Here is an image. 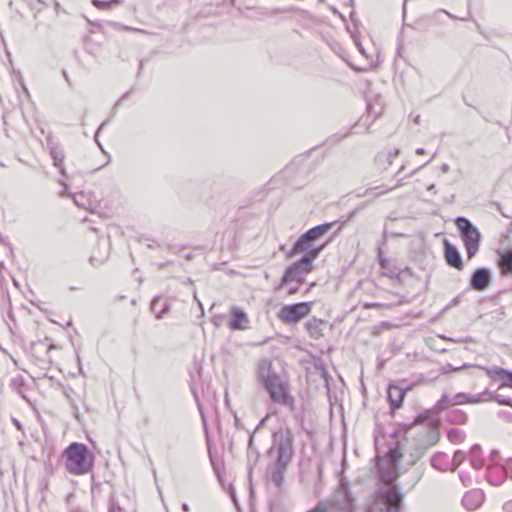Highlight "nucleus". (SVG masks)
<instances>
[{
    "mask_svg": "<svg viewBox=\"0 0 512 512\" xmlns=\"http://www.w3.org/2000/svg\"><path fill=\"white\" fill-rule=\"evenodd\" d=\"M293 434L287 427L279 428L273 433V444L269 449V456L275 459L271 470V481L277 488H281L284 475L293 455Z\"/></svg>",
    "mask_w": 512,
    "mask_h": 512,
    "instance_id": "nucleus-1",
    "label": "nucleus"
},
{
    "mask_svg": "<svg viewBox=\"0 0 512 512\" xmlns=\"http://www.w3.org/2000/svg\"><path fill=\"white\" fill-rule=\"evenodd\" d=\"M64 456L65 468L73 475H84L93 469L94 455L85 444L77 442L70 444L64 450Z\"/></svg>",
    "mask_w": 512,
    "mask_h": 512,
    "instance_id": "nucleus-2",
    "label": "nucleus"
},
{
    "mask_svg": "<svg viewBox=\"0 0 512 512\" xmlns=\"http://www.w3.org/2000/svg\"><path fill=\"white\" fill-rule=\"evenodd\" d=\"M455 224L461 231V237L464 241L468 258L474 257L478 252L480 244L481 234L479 230L464 217H458Z\"/></svg>",
    "mask_w": 512,
    "mask_h": 512,
    "instance_id": "nucleus-3",
    "label": "nucleus"
},
{
    "mask_svg": "<svg viewBox=\"0 0 512 512\" xmlns=\"http://www.w3.org/2000/svg\"><path fill=\"white\" fill-rule=\"evenodd\" d=\"M310 312V304L307 302L286 305L281 308L279 318L284 323H296Z\"/></svg>",
    "mask_w": 512,
    "mask_h": 512,
    "instance_id": "nucleus-4",
    "label": "nucleus"
},
{
    "mask_svg": "<svg viewBox=\"0 0 512 512\" xmlns=\"http://www.w3.org/2000/svg\"><path fill=\"white\" fill-rule=\"evenodd\" d=\"M264 387L274 402L284 405H289L292 403V399L288 394L287 386L283 383L279 376L277 378H273V380H270L267 384L264 385Z\"/></svg>",
    "mask_w": 512,
    "mask_h": 512,
    "instance_id": "nucleus-5",
    "label": "nucleus"
},
{
    "mask_svg": "<svg viewBox=\"0 0 512 512\" xmlns=\"http://www.w3.org/2000/svg\"><path fill=\"white\" fill-rule=\"evenodd\" d=\"M477 367L484 370L492 381H500L499 388H512V371H508L498 366L485 367L478 365Z\"/></svg>",
    "mask_w": 512,
    "mask_h": 512,
    "instance_id": "nucleus-6",
    "label": "nucleus"
},
{
    "mask_svg": "<svg viewBox=\"0 0 512 512\" xmlns=\"http://www.w3.org/2000/svg\"><path fill=\"white\" fill-rule=\"evenodd\" d=\"M323 249V246L315 248L309 252V254L304 255L299 261L292 264L293 267H296V271L303 277L305 274L311 271L312 262L316 259Z\"/></svg>",
    "mask_w": 512,
    "mask_h": 512,
    "instance_id": "nucleus-7",
    "label": "nucleus"
},
{
    "mask_svg": "<svg viewBox=\"0 0 512 512\" xmlns=\"http://www.w3.org/2000/svg\"><path fill=\"white\" fill-rule=\"evenodd\" d=\"M490 282L489 271L485 268L477 269L471 278V287L477 291L486 289Z\"/></svg>",
    "mask_w": 512,
    "mask_h": 512,
    "instance_id": "nucleus-8",
    "label": "nucleus"
},
{
    "mask_svg": "<svg viewBox=\"0 0 512 512\" xmlns=\"http://www.w3.org/2000/svg\"><path fill=\"white\" fill-rule=\"evenodd\" d=\"M249 320L246 313L234 307L231 311V320L229 322V327L232 330H245L248 328Z\"/></svg>",
    "mask_w": 512,
    "mask_h": 512,
    "instance_id": "nucleus-9",
    "label": "nucleus"
},
{
    "mask_svg": "<svg viewBox=\"0 0 512 512\" xmlns=\"http://www.w3.org/2000/svg\"><path fill=\"white\" fill-rule=\"evenodd\" d=\"M445 258L447 263L458 270H462L463 262L460 253L457 248L445 241Z\"/></svg>",
    "mask_w": 512,
    "mask_h": 512,
    "instance_id": "nucleus-10",
    "label": "nucleus"
},
{
    "mask_svg": "<svg viewBox=\"0 0 512 512\" xmlns=\"http://www.w3.org/2000/svg\"><path fill=\"white\" fill-rule=\"evenodd\" d=\"M484 501V494L480 490L466 493L462 499L463 505L470 511L477 509Z\"/></svg>",
    "mask_w": 512,
    "mask_h": 512,
    "instance_id": "nucleus-11",
    "label": "nucleus"
},
{
    "mask_svg": "<svg viewBox=\"0 0 512 512\" xmlns=\"http://www.w3.org/2000/svg\"><path fill=\"white\" fill-rule=\"evenodd\" d=\"M383 498L389 509L397 510L402 503L403 495L395 486H391L383 493Z\"/></svg>",
    "mask_w": 512,
    "mask_h": 512,
    "instance_id": "nucleus-12",
    "label": "nucleus"
},
{
    "mask_svg": "<svg viewBox=\"0 0 512 512\" xmlns=\"http://www.w3.org/2000/svg\"><path fill=\"white\" fill-rule=\"evenodd\" d=\"M399 149H391L388 151L379 152L375 157V163L379 169H387L399 155Z\"/></svg>",
    "mask_w": 512,
    "mask_h": 512,
    "instance_id": "nucleus-13",
    "label": "nucleus"
},
{
    "mask_svg": "<svg viewBox=\"0 0 512 512\" xmlns=\"http://www.w3.org/2000/svg\"><path fill=\"white\" fill-rule=\"evenodd\" d=\"M487 479L489 483H491L494 486L501 485L506 479L504 467L499 464L489 465Z\"/></svg>",
    "mask_w": 512,
    "mask_h": 512,
    "instance_id": "nucleus-14",
    "label": "nucleus"
},
{
    "mask_svg": "<svg viewBox=\"0 0 512 512\" xmlns=\"http://www.w3.org/2000/svg\"><path fill=\"white\" fill-rule=\"evenodd\" d=\"M258 379L261 384L264 386L273 378H277L278 375L272 371L271 362L268 360L261 361L258 365L257 370Z\"/></svg>",
    "mask_w": 512,
    "mask_h": 512,
    "instance_id": "nucleus-15",
    "label": "nucleus"
},
{
    "mask_svg": "<svg viewBox=\"0 0 512 512\" xmlns=\"http://www.w3.org/2000/svg\"><path fill=\"white\" fill-rule=\"evenodd\" d=\"M387 393H388V399H389L391 408L392 409L400 408L402 405L404 396H405V390H403L402 388H400L396 385L390 384L388 386Z\"/></svg>",
    "mask_w": 512,
    "mask_h": 512,
    "instance_id": "nucleus-16",
    "label": "nucleus"
},
{
    "mask_svg": "<svg viewBox=\"0 0 512 512\" xmlns=\"http://www.w3.org/2000/svg\"><path fill=\"white\" fill-rule=\"evenodd\" d=\"M310 240L306 238V236L303 234L300 236V238L296 241L293 248L287 253L288 257H294L299 253L305 252L306 254H309L311 250L314 248H311Z\"/></svg>",
    "mask_w": 512,
    "mask_h": 512,
    "instance_id": "nucleus-17",
    "label": "nucleus"
},
{
    "mask_svg": "<svg viewBox=\"0 0 512 512\" xmlns=\"http://www.w3.org/2000/svg\"><path fill=\"white\" fill-rule=\"evenodd\" d=\"M332 227V223L321 224L316 227L309 229L304 235L310 241L319 239L329 232Z\"/></svg>",
    "mask_w": 512,
    "mask_h": 512,
    "instance_id": "nucleus-18",
    "label": "nucleus"
},
{
    "mask_svg": "<svg viewBox=\"0 0 512 512\" xmlns=\"http://www.w3.org/2000/svg\"><path fill=\"white\" fill-rule=\"evenodd\" d=\"M380 474L382 477V480L390 485L392 482L398 477V467L397 465H393L392 463H389L387 468L380 467Z\"/></svg>",
    "mask_w": 512,
    "mask_h": 512,
    "instance_id": "nucleus-19",
    "label": "nucleus"
},
{
    "mask_svg": "<svg viewBox=\"0 0 512 512\" xmlns=\"http://www.w3.org/2000/svg\"><path fill=\"white\" fill-rule=\"evenodd\" d=\"M470 397H471V399H470L471 404L487 402V401H495L499 404V400L502 399L499 395L494 394L493 392H491L489 390H485L482 393H479L477 395H470Z\"/></svg>",
    "mask_w": 512,
    "mask_h": 512,
    "instance_id": "nucleus-20",
    "label": "nucleus"
},
{
    "mask_svg": "<svg viewBox=\"0 0 512 512\" xmlns=\"http://www.w3.org/2000/svg\"><path fill=\"white\" fill-rule=\"evenodd\" d=\"M73 199L78 207L83 208L85 210L92 211L97 206L95 202L90 201L87 194L85 193L76 194L73 196Z\"/></svg>",
    "mask_w": 512,
    "mask_h": 512,
    "instance_id": "nucleus-21",
    "label": "nucleus"
},
{
    "mask_svg": "<svg viewBox=\"0 0 512 512\" xmlns=\"http://www.w3.org/2000/svg\"><path fill=\"white\" fill-rule=\"evenodd\" d=\"M378 256H379V264H380V267L381 269L383 270V275L384 276H387L391 279L395 278L398 276V273L391 269L390 266H389V262L387 259H385L383 256H382V249L379 248L378 249Z\"/></svg>",
    "mask_w": 512,
    "mask_h": 512,
    "instance_id": "nucleus-22",
    "label": "nucleus"
},
{
    "mask_svg": "<svg viewBox=\"0 0 512 512\" xmlns=\"http://www.w3.org/2000/svg\"><path fill=\"white\" fill-rule=\"evenodd\" d=\"M301 280H302V277L296 271V267H293L291 265L285 271V274H284V276L282 278V281H281V284H280L279 288L284 286V285H286V284H288L289 282H292V281L300 282Z\"/></svg>",
    "mask_w": 512,
    "mask_h": 512,
    "instance_id": "nucleus-23",
    "label": "nucleus"
},
{
    "mask_svg": "<svg viewBox=\"0 0 512 512\" xmlns=\"http://www.w3.org/2000/svg\"><path fill=\"white\" fill-rule=\"evenodd\" d=\"M161 304V299L159 297H155L151 303V310L156 315L157 318H162L164 314L169 310V305L167 303Z\"/></svg>",
    "mask_w": 512,
    "mask_h": 512,
    "instance_id": "nucleus-24",
    "label": "nucleus"
},
{
    "mask_svg": "<svg viewBox=\"0 0 512 512\" xmlns=\"http://www.w3.org/2000/svg\"><path fill=\"white\" fill-rule=\"evenodd\" d=\"M50 154H51V157L53 158L54 165L60 169V172L62 175H65L66 174L65 169L62 165L63 160H64V152L57 147H53V148H51Z\"/></svg>",
    "mask_w": 512,
    "mask_h": 512,
    "instance_id": "nucleus-25",
    "label": "nucleus"
},
{
    "mask_svg": "<svg viewBox=\"0 0 512 512\" xmlns=\"http://www.w3.org/2000/svg\"><path fill=\"white\" fill-rule=\"evenodd\" d=\"M480 451V447L479 445H474L471 450H470V454H471V464L472 466L479 470L481 468H483L484 466V460L483 458H481L478 453Z\"/></svg>",
    "mask_w": 512,
    "mask_h": 512,
    "instance_id": "nucleus-26",
    "label": "nucleus"
},
{
    "mask_svg": "<svg viewBox=\"0 0 512 512\" xmlns=\"http://www.w3.org/2000/svg\"><path fill=\"white\" fill-rule=\"evenodd\" d=\"M122 0H110V1H101V0H93L92 4L98 9H110L113 5L122 4Z\"/></svg>",
    "mask_w": 512,
    "mask_h": 512,
    "instance_id": "nucleus-27",
    "label": "nucleus"
},
{
    "mask_svg": "<svg viewBox=\"0 0 512 512\" xmlns=\"http://www.w3.org/2000/svg\"><path fill=\"white\" fill-rule=\"evenodd\" d=\"M500 264L505 271L512 273V250L501 255Z\"/></svg>",
    "mask_w": 512,
    "mask_h": 512,
    "instance_id": "nucleus-28",
    "label": "nucleus"
},
{
    "mask_svg": "<svg viewBox=\"0 0 512 512\" xmlns=\"http://www.w3.org/2000/svg\"><path fill=\"white\" fill-rule=\"evenodd\" d=\"M472 366L473 365H471V364H464L462 366L455 367V366L447 363L440 368V373L441 374H449V373L457 372V371H460V370H463L465 368L472 367Z\"/></svg>",
    "mask_w": 512,
    "mask_h": 512,
    "instance_id": "nucleus-29",
    "label": "nucleus"
},
{
    "mask_svg": "<svg viewBox=\"0 0 512 512\" xmlns=\"http://www.w3.org/2000/svg\"><path fill=\"white\" fill-rule=\"evenodd\" d=\"M451 406H454V404H453V398H450V397H449V396H447V395H443V396L441 397V399H439V400H438V402H437V404H436L435 408H436L437 410H444V409H447V408H449V407H451Z\"/></svg>",
    "mask_w": 512,
    "mask_h": 512,
    "instance_id": "nucleus-30",
    "label": "nucleus"
},
{
    "mask_svg": "<svg viewBox=\"0 0 512 512\" xmlns=\"http://www.w3.org/2000/svg\"><path fill=\"white\" fill-rule=\"evenodd\" d=\"M466 455L463 451L457 450L454 453L451 470L455 471L458 466L465 460Z\"/></svg>",
    "mask_w": 512,
    "mask_h": 512,
    "instance_id": "nucleus-31",
    "label": "nucleus"
},
{
    "mask_svg": "<svg viewBox=\"0 0 512 512\" xmlns=\"http://www.w3.org/2000/svg\"><path fill=\"white\" fill-rule=\"evenodd\" d=\"M388 457H389V463H392L393 465H396V463L402 457V452L400 450V447H396V448L390 449L389 452H388Z\"/></svg>",
    "mask_w": 512,
    "mask_h": 512,
    "instance_id": "nucleus-32",
    "label": "nucleus"
},
{
    "mask_svg": "<svg viewBox=\"0 0 512 512\" xmlns=\"http://www.w3.org/2000/svg\"><path fill=\"white\" fill-rule=\"evenodd\" d=\"M470 399H471L470 394L458 393L453 397V404L460 405V404L470 403Z\"/></svg>",
    "mask_w": 512,
    "mask_h": 512,
    "instance_id": "nucleus-33",
    "label": "nucleus"
},
{
    "mask_svg": "<svg viewBox=\"0 0 512 512\" xmlns=\"http://www.w3.org/2000/svg\"><path fill=\"white\" fill-rule=\"evenodd\" d=\"M503 467H504V469H505V477H506L507 475H510V476L512 477V459L508 460V461L506 462V465H505V466H503Z\"/></svg>",
    "mask_w": 512,
    "mask_h": 512,
    "instance_id": "nucleus-34",
    "label": "nucleus"
},
{
    "mask_svg": "<svg viewBox=\"0 0 512 512\" xmlns=\"http://www.w3.org/2000/svg\"><path fill=\"white\" fill-rule=\"evenodd\" d=\"M106 257H101V258H97L95 256H92L90 258V261L93 265H99L101 264L104 260H105Z\"/></svg>",
    "mask_w": 512,
    "mask_h": 512,
    "instance_id": "nucleus-35",
    "label": "nucleus"
},
{
    "mask_svg": "<svg viewBox=\"0 0 512 512\" xmlns=\"http://www.w3.org/2000/svg\"><path fill=\"white\" fill-rule=\"evenodd\" d=\"M499 404L512 407V400L508 398H502L501 400H499Z\"/></svg>",
    "mask_w": 512,
    "mask_h": 512,
    "instance_id": "nucleus-36",
    "label": "nucleus"
},
{
    "mask_svg": "<svg viewBox=\"0 0 512 512\" xmlns=\"http://www.w3.org/2000/svg\"><path fill=\"white\" fill-rule=\"evenodd\" d=\"M308 512H326V508L323 505L319 504L314 509Z\"/></svg>",
    "mask_w": 512,
    "mask_h": 512,
    "instance_id": "nucleus-37",
    "label": "nucleus"
},
{
    "mask_svg": "<svg viewBox=\"0 0 512 512\" xmlns=\"http://www.w3.org/2000/svg\"><path fill=\"white\" fill-rule=\"evenodd\" d=\"M503 508L506 512H512V500L505 503Z\"/></svg>",
    "mask_w": 512,
    "mask_h": 512,
    "instance_id": "nucleus-38",
    "label": "nucleus"
},
{
    "mask_svg": "<svg viewBox=\"0 0 512 512\" xmlns=\"http://www.w3.org/2000/svg\"><path fill=\"white\" fill-rule=\"evenodd\" d=\"M459 435H460V432L458 430H451L449 432V438L451 440H453L455 436H459Z\"/></svg>",
    "mask_w": 512,
    "mask_h": 512,
    "instance_id": "nucleus-39",
    "label": "nucleus"
},
{
    "mask_svg": "<svg viewBox=\"0 0 512 512\" xmlns=\"http://www.w3.org/2000/svg\"><path fill=\"white\" fill-rule=\"evenodd\" d=\"M432 464L438 470H442V471L445 470V468L440 467V463H437V458L436 457L433 459Z\"/></svg>",
    "mask_w": 512,
    "mask_h": 512,
    "instance_id": "nucleus-40",
    "label": "nucleus"
},
{
    "mask_svg": "<svg viewBox=\"0 0 512 512\" xmlns=\"http://www.w3.org/2000/svg\"><path fill=\"white\" fill-rule=\"evenodd\" d=\"M432 464L438 470H442V471L445 470V468L440 467V463H437V458L436 457L433 459Z\"/></svg>",
    "mask_w": 512,
    "mask_h": 512,
    "instance_id": "nucleus-41",
    "label": "nucleus"
},
{
    "mask_svg": "<svg viewBox=\"0 0 512 512\" xmlns=\"http://www.w3.org/2000/svg\"><path fill=\"white\" fill-rule=\"evenodd\" d=\"M450 167L448 164L444 163L441 165L440 170L442 173H447L449 171Z\"/></svg>",
    "mask_w": 512,
    "mask_h": 512,
    "instance_id": "nucleus-42",
    "label": "nucleus"
},
{
    "mask_svg": "<svg viewBox=\"0 0 512 512\" xmlns=\"http://www.w3.org/2000/svg\"><path fill=\"white\" fill-rule=\"evenodd\" d=\"M12 421L18 430L21 431L23 429L21 423L17 419L13 418Z\"/></svg>",
    "mask_w": 512,
    "mask_h": 512,
    "instance_id": "nucleus-43",
    "label": "nucleus"
},
{
    "mask_svg": "<svg viewBox=\"0 0 512 512\" xmlns=\"http://www.w3.org/2000/svg\"><path fill=\"white\" fill-rule=\"evenodd\" d=\"M109 512H120V507L112 504Z\"/></svg>",
    "mask_w": 512,
    "mask_h": 512,
    "instance_id": "nucleus-44",
    "label": "nucleus"
},
{
    "mask_svg": "<svg viewBox=\"0 0 512 512\" xmlns=\"http://www.w3.org/2000/svg\"><path fill=\"white\" fill-rule=\"evenodd\" d=\"M460 479L462 481V483L465 485V486H468L469 485V479L464 477L463 475H460Z\"/></svg>",
    "mask_w": 512,
    "mask_h": 512,
    "instance_id": "nucleus-45",
    "label": "nucleus"
},
{
    "mask_svg": "<svg viewBox=\"0 0 512 512\" xmlns=\"http://www.w3.org/2000/svg\"><path fill=\"white\" fill-rule=\"evenodd\" d=\"M367 110H368V114H369V115L374 114V112H373V107H372V105H371V104H368V106H367ZM377 115H378V113H375V116H377Z\"/></svg>",
    "mask_w": 512,
    "mask_h": 512,
    "instance_id": "nucleus-46",
    "label": "nucleus"
},
{
    "mask_svg": "<svg viewBox=\"0 0 512 512\" xmlns=\"http://www.w3.org/2000/svg\"><path fill=\"white\" fill-rule=\"evenodd\" d=\"M355 42H356V45H357V47H358L359 51L364 55V54H365V51H364V48H363V46L361 45V43H360V42H358V41H355Z\"/></svg>",
    "mask_w": 512,
    "mask_h": 512,
    "instance_id": "nucleus-47",
    "label": "nucleus"
},
{
    "mask_svg": "<svg viewBox=\"0 0 512 512\" xmlns=\"http://www.w3.org/2000/svg\"><path fill=\"white\" fill-rule=\"evenodd\" d=\"M424 153H425V151H424V149H423V148H417V149H416V154H417V155H422V154H424Z\"/></svg>",
    "mask_w": 512,
    "mask_h": 512,
    "instance_id": "nucleus-48",
    "label": "nucleus"
},
{
    "mask_svg": "<svg viewBox=\"0 0 512 512\" xmlns=\"http://www.w3.org/2000/svg\"><path fill=\"white\" fill-rule=\"evenodd\" d=\"M182 509H183V511L188 512L189 506L186 503H184V504H182Z\"/></svg>",
    "mask_w": 512,
    "mask_h": 512,
    "instance_id": "nucleus-49",
    "label": "nucleus"
},
{
    "mask_svg": "<svg viewBox=\"0 0 512 512\" xmlns=\"http://www.w3.org/2000/svg\"><path fill=\"white\" fill-rule=\"evenodd\" d=\"M230 495H231V498L233 500V502L236 504V498H235V495L232 491H230Z\"/></svg>",
    "mask_w": 512,
    "mask_h": 512,
    "instance_id": "nucleus-50",
    "label": "nucleus"
},
{
    "mask_svg": "<svg viewBox=\"0 0 512 512\" xmlns=\"http://www.w3.org/2000/svg\"><path fill=\"white\" fill-rule=\"evenodd\" d=\"M297 290H298V288H297V287H295V288H290V289H289V293H295Z\"/></svg>",
    "mask_w": 512,
    "mask_h": 512,
    "instance_id": "nucleus-51",
    "label": "nucleus"
},
{
    "mask_svg": "<svg viewBox=\"0 0 512 512\" xmlns=\"http://www.w3.org/2000/svg\"><path fill=\"white\" fill-rule=\"evenodd\" d=\"M434 189H435V185H434V184H431V185L428 187V190H429V191H432V190H434Z\"/></svg>",
    "mask_w": 512,
    "mask_h": 512,
    "instance_id": "nucleus-52",
    "label": "nucleus"
},
{
    "mask_svg": "<svg viewBox=\"0 0 512 512\" xmlns=\"http://www.w3.org/2000/svg\"><path fill=\"white\" fill-rule=\"evenodd\" d=\"M497 454H498L497 451H493L492 454H491L492 459H494Z\"/></svg>",
    "mask_w": 512,
    "mask_h": 512,
    "instance_id": "nucleus-53",
    "label": "nucleus"
},
{
    "mask_svg": "<svg viewBox=\"0 0 512 512\" xmlns=\"http://www.w3.org/2000/svg\"><path fill=\"white\" fill-rule=\"evenodd\" d=\"M63 185H64V187H65V188H67V186H66V184H65V183H63ZM65 191H66V189H64V191H63V192H61L60 194H61V195H64V194H65Z\"/></svg>",
    "mask_w": 512,
    "mask_h": 512,
    "instance_id": "nucleus-54",
    "label": "nucleus"
},
{
    "mask_svg": "<svg viewBox=\"0 0 512 512\" xmlns=\"http://www.w3.org/2000/svg\"><path fill=\"white\" fill-rule=\"evenodd\" d=\"M397 188V185L392 186V188H389L387 191H392V189Z\"/></svg>",
    "mask_w": 512,
    "mask_h": 512,
    "instance_id": "nucleus-55",
    "label": "nucleus"
},
{
    "mask_svg": "<svg viewBox=\"0 0 512 512\" xmlns=\"http://www.w3.org/2000/svg\"><path fill=\"white\" fill-rule=\"evenodd\" d=\"M397 188V185L392 186V188H389L387 191H392V189Z\"/></svg>",
    "mask_w": 512,
    "mask_h": 512,
    "instance_id": "nucleus-56",
    "label": "nucleus"
},
{
    "mask_svg": "<svg viewBox=\"0 0 512 512\" xmlns=\"http://www.w3.org/2000/svg\"><path fill=\"white\" fill-rule=\"evenodd\" d=\"M397 188V185L392 186V188H389L387 191H392V189Z\"/></svg>",
    "mask_w": 512,
    "mask_h": 512,
    "instance_id": "nucleus-57",
    "label": "nucleus"
},
{
    "mask_svg": "<svg viewBox=\"0 0 512 512\" xmlns=\"http://www.w3.org/2000/svg\"><path fill=\"white\" fill-rule=\"evenodd\" d=\"M252 441H253V437L251 436V437H250V440H249V444H250V445H251Z\"/></svg>",
    "mask_w": 512,
    "mask_h": 512,
    "instance_id": "nucleus-58",
    "label": "nucleus"
},
{
    "mask_svg": "<svg viewBox=\"0 0 512 512\" xmlns=\"http://www.w3.org/2000/svg\"><path fill=\"white\" fill-rule=\"evenodd\" d=\"M403 10H404V12L406 11V5H405V4H404V6H403Z\"/></svg>",
    "mask_w": 512,
    "mask_h": 512,
    "instance_id": "nucleus-59",
    "label": "nucleus"
}]
</instances>
